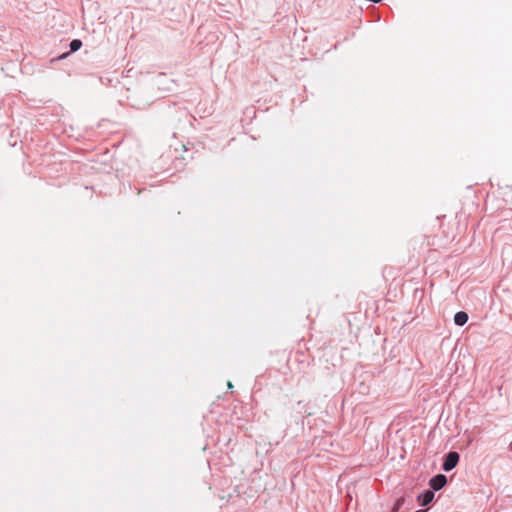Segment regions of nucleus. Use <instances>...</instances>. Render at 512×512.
I'll use <instances>...</instances> for the list:
<instances>
[{
  "instance_id": "obj_3",
  "label": "nucleus",
  "mask_w": 512,
  "mask_h": 512,
  "mask_svg": "<svg viewBox=\"0 0 512 512\" xmlns=\"http://www.w3.org/2000/svg\"><path fill=\"white\" fill-rule=\"evenodd\" d=\"M434 496L435 494L432 490H426L418 495L417 500L421 506H427L433 501Z\"/></svg>"
},
{
  "instance_id": "obj_4",
  "label": "nucleus",
  "mask_w": 512,
  "mask_h": 512,
  "mask_svg": "<svg viewBox=\"0 0 512 512\" xmlns=\"http://www.w3.org/2000/svg\"><path fill=\"white\" fill-rule=\"evenodd\" d=\"M468 314L464 311H459L454 315V322L457 326H463L468 321Z\"/></svg>"
},
{
  "instance_id": "obj_2",
  "label": "nucleus",
  "mask_w": 512,
  "mask_h": 512,
  "mask_svg": "<svg viewBox=\"0 0 512 512\" xmlns=\"http://www.w3.org/2000/svg\"><path fill=\"white\" fill-rule=\"evenodd\" d=\"M447 483V478L444 474H437L432 477L429 481V485L431 490L438 491L442 489Z\"/></svg>"
},
{
  "instance_id": "obj_9",
  "label": "nucleus",
  "mask_w": 512,
  "mask_h": 512,
  "mask_svg": "<svg viewBox=\"0 0 512 512\" xmlns=\"http://www.w3.org/2000/svg\"><path fill=\"white\" fill-rule=\"evenodd\" d=\"M228 387H229V388H232V387H233V386H232V384H231V382H228Z\"/></svg>"
},
{
  "instance_id": "obj_5",
  "label": "nucleus",
  "mask_w": 512,
  "mask_h": 512,
  "mask_svg": "<svg viewBox=\"0 0 512 512\" xmlns=\"http://www.w3.org/2000/svg\"><path fill=\"white\" fill-rule=\"evenodd\" d=\"M82 46V41L79 40V39H73L70 44H69V47H70V53L71 52H76L78 51Z\"/></svg>"
},
{
  "instance_id": "obj_8",
  "label": "nucleus",
  "mask_w": 512,
  "mask_h": 512,
  "mask_svg": "<svg viewBox=\"0 0 512 512\" xmlns=\"http://www.w3.org/2000/svg\"><path fill=\"white\" fill-rule=\"evenodd\" d=\"M509 450L512 451V442L509 444Z\"/></svg>"
},
{
  "instance_id": "obj_1",
  "label": "nucleus",
  "mask_w": 512,
  "mask_h": 512,
  "mask_svg": "<svg viewBox=\"0 0 512 512\" xmlns=\"http://www.w3.org/2000/svg\"><path fill=\"white\" fill-rule=\"evenodd\" d=\"M459 459H460V456L457 452H455V451L449 452L444 458V461L442 464V469L445 472H449V471L453 470L457 466Z\"/></svg>"
},
{
  "instance_id": "obj_7",
  "label": "nucleus",
  "mask_w": 512,
  "mask_h": 512,
  "mask_svg": "<svg viewBox=\"0 0 512 512\" xmlns=\"http://www.w3.org/2000/svg\"><path fill=\"white\" fill-rule=\"evenodd\" d=\"M68 55H69V53H64V54H62V55L59 57V59H64V58H66Z\"/></svg>"
},
{
  "instance_id": "obj_6",
  "label": "nucleus",
  "mask_w": 512,
  "mask_h": 512,
  "mask_svg": "<svg viewBox=\"0 0 512 512\" xmlns=\"http://www.w3.org/2000/svg\"><path fill=\"white\" fill-rule=\"evenodd\" d=\"M404 503H405V497L401 496L400 498H398L396 500L391 512H398L401 509V507L404 505Z\"/></svg>"
}]
</instances>
